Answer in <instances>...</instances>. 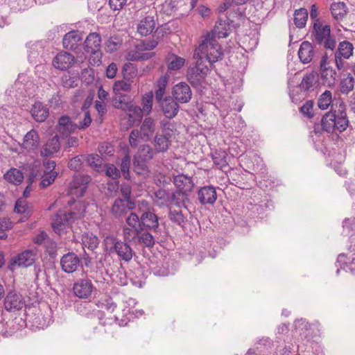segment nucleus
<instances>
[{"instance_id":"19","label":"nucleus","mask_w":355,"mask_h":355,"mask_svg":"<svg viewBox=\"0 0 355 355\" xmlns=\"http://www.w3.org/2000/svg\"><path fill=\"white\" fill-rule=\"evenodd\" d=\"M173 183L177 187V189L188 195L194 187V183L192 178L184 174H180L175 176Z\"/></svg>"},{"instance_id":"53","label":"nucleus","mask_w":355,"mask_h":355,"mask_svg":"<svg viewBox=\"0 0 355 355\" xmlns=\"http://www.w3.org/2000/svg\"><path fill=\"white\" fill-rule=\"evenodd\" d=\"M119 241V239L113 235H107L105 236L103 243L105 246V251L108 252L110 254H112L113 250Z\"/></svg>"},{"instance_id":"7","label":"nucleus","mask_w":355,"mask_h":355,"mask_svg":"<svg viewBox=\"0 0 355 355\" xmlns=\"http://www.w3.org/2000/svg\"><path fill=\"white\" fill-rule=\"evenodd\" d=\"M137 67L135 64L125 62L121 69L122 80L114 82L112 89H131L133 80L137 76Z\"/></svg>"},{"instance_id":"31","label":"nucleus","mask_w":355,"mask_h":355,"mask_svg":"<svg viewBox=\"0 0 355 355\" xmlns=\"http://www.w3.org/2000/svg\"><path fill=\"white\" fill-rule=\"evenodd\" d=\"M225 18V19L219 18L216 22L214 32L218 38H225L230 34V19L227 17Z\"/></svg>"},{"instance_id":"16","label":"nucleus","mask_w":355,"mask_h":355,"mask_svg":"<svg viewBox=\"0 0 355 355\" xmlns=\"http://www.w3.org/2000/svg\"><path fill=\"white\" fill-rule=\"evenodd\" d=\"M301 89H320L321 87L320 75L316 71L306 72L300 84Z\"/></svg>"},{"instance_id":"50","label":"nucleus","mask_w":355,"mask_h":355,"mask_svg":"<svg viewBox=\"0 0 355 355\" xmlns=\"http://www.w3.org/2000/svg\"><path fill=\"white\" fill-rule=\"evenodd\" d=\"M153 91L150 90L149 92L146 93L142 98V110L141 112H146V114H149L151 112L153 107Z\"/></svg>"},{"instance_id":"21","label":"nucleus","mask_w":355,"mask_h":355,"mask_svg":"<svg viewBox=\"0 0 355 355\" xmlns=\"http://www.w3.org/2000/svg\"><path fill=\"white\" fill-rule=\"evenodd\" d=\"M349 125V120L347 116V113L345 111V106L343 102H340L339 109L336 111V120H335V125L336 130H338L339 132H342L345 131Z\"/></svg>"},{"instance_id":"25","label":"nucleus","mask_w":355,"mask_h":355,"mask_svg":"<svg viewBox=\"0 0 355 355\" xmlns=\"http://www.w3.org/2000/svg\"><path fill=\"white\" fill-rule=\"evenodd\" d=\"M101 36L98 33H90L83 43V49L85 52H89L101 49Z\"/></svg>"},{"instance_id":"1","label":"nucleus","mask_w":355,"mask_h":355,"mask_svg":"<svg viewBox=\"0 0 355 355\" xmlns=\"http://www.w3.org/2000/svg\"><path fill=\"white\" fill-rule=\"evenodd\" d=\"M193 58L197 60L193 66H190L188 68L187 79L193 87L205 89L207 85L206 77L209 69L204 64V58L199 56L198 53L194 52Z\"/></svg>"},{"instance_id":"2","label":"nucleus","mask_w":355,"mask_h":355,"mask_svg":"<svg viewBox=\"0 0 355 355\" xmlns=\"http://www.w3.org/2000/svg\"><path fill=\"white\" fill-rule=\"evenodd\" d=\"M311 37L317 44L322 45L327 50L333 51L336 48V41L335 37L331 35L330 26L322 25L320 19L313 21Z\"/></svg>"},{"instance_id":"38","label":"nucleus","mask_w":355,"mask_h":355,"mask_svg":"<svg viewBox=\"0 0 355 355\" xmlns=\"http://www.w3.org/2000/svg\"><path fill=\"white\" fill-rule=\"evenodd\" d=\"M80 76L78 73H70L64 74L62 76L61 82L64 88L70 89L78 85Z\"/></svg>"},{"instance_id":"11","label":"nucleus","mask_w":355,"mask_h":355,"mask_svg":"<svg viewBox=\"0 0 355 355\" xmlns=\"http://www.w3.org/2000/svg\"><path fill=\"white\" fill-rule=\"evenodd\" d=\"M94 289V286L92 281L89 279H78L73 286V292L75 296L80 299L89 298Z\"/></svg>"},{"instance_id":"3","label":"nucleus","mask_w":355,"mask_h":355,"mask_svg":"<svg viewBox=\"0 0 355 355\" xmlns=\"http://www.w3.org/2000/svg\"><path fill=\"white\" fill-rule=\"evenodd\" d=\"M83 32L72 30L67 33L62 39L63 47L74 52L77 55V60L83 62L86 57L82 51Z\"/></svg>"},{"instance_id":"55","label":"nucleus","mask_w":355,"mask_h":355,"mask_svg":"<svg viewBox=\"0 0 355 355\" xmlns=\"http://www.w3.org/2000/svg\"><path fill=\"white\" fill-rule=\"evenodd\" d=\"M146 162L140 159L138 156H135L133 159V168L137 174H144L148 172Z\"/></svg>"},{"instance_id":"36","label":"nucleus","mask_w":355,"mask_h":355,"mask_svg":"<svg viewBox=\"0 0 355 355\" xmlns=\"http://www.w3.org/2000/svg\"><path fill=\"white\" fill-rule=\"evenodd\" d=\"M330 10L336 19H342L348 12V9L344 2H334L331 3Z\"/></svg>"},{"instance_id":"24","label":"nucleus","mask_w":355,"mask_h":355,"mask_svg":"<svg viewBox=\"0 0 355 355\" xmlns=\"http://www.w3.org/2000/svg\"><path fill=\"white\" fill-rule=\"evenodd\" d=\"M155 130V124L154 120L150 117H146L144 120L140 130H139L140 133V138L144 141L150 140Z\"/></svg>"},{"instance_id":"32","label":"nucleus","mask_w":355,"mask_h":355,"mask_svg":"<svg viewBox=\"0 0 355 355\" xmlns=\"http://www.w3.org/2000/svg\"><path fill=\"white\" fill-rule=\"evenodd\" d=\"M14 210L17 214H23L24 217L28 219L33 212V207L25 199L19 198L15 202Z\"/></svg>"},{"instance_id":"41","label":"nucleus","mask_w":355,"mask_h":355,"mask_svg":"<svg viewBox=\"0 0 355 355\" xmlns=\"http://www.w3.org/2000/svg\"><path fill=\"white\" fill-rule=\"evenodd\" d=\"M309 13L306 8H301L296 10L294 13V24L298 28L305 27Z\"/></svg>"},{"instance_id":"10","label":"nucleus","mask_w":355,"mask_h":355,"mask_svg":"<svg viewBox=\"0 0 355 355\" xmlns=\"http://www.w3.org/2000/svg\"><path fill=\"white\" fill-rule=\"evenodd\" d=\"M76 62H80L77 60V57L67 51H60L53 59L52 64L55 68L64 71L71 67Z\"/></svg>"},{"instance_id":"33","label":"nucleus","mask_w":355,"mask_h":355,"mask_svg":"<svg viewBox=\"0 0 355 355\" xmlns=\"http://www.w3.org/2000/svg\"><path fill=\"white\" fill-rule=\"evenodd\" d=\"M223 56V52L220 45L218 43V46H211L209 51L205 55V60L208 61L210 65L221 60Z\"/></svg>"},{"instance_id":"30","label":"nucleus","mask_w":355,"mask_h":355,"mask_svg":"<svg viewBox=\"0 0 355 355\" xmlns=\"http://www.w3.org/2000/svg\"><path fill=\"white\" fill-rule=\"evenodd\" d=\"M336 120V110L333 112L331 110L325 113L321 119L322 130L328 133H333L336 131L335 125Z\"/></svg>"},{"instance_id":"63","label":"nucleus","mask_w":355,"mask_h":355,"mask_svg":"<svg viewBox=\"0 0 355 355\" xmlns=\"http://www.w3.org/2000/svg\"><path fill=\"white\" fill-rule=\"evenodd\" d=\"M105 174L107 176L114 179L117 180L121 176V173L119 170L112 164H107L105 165Z\"/></svg>"},{"instance_id":"9","label":"nucleus","mask_w":355,"mask_h":355,"mask_svg":"<svg viewBox=\"0 0 355 355\" xmlns=\"http://www.w3.org/2000/svg\"><path fill=\"white\" fill-rule=\"evenodd\" d=\"M60 266L63 272L72 273L76 272L80 266V257L73 252H69L60 259Z\"/></svg>"},{"instance_id":"37","label":"nucleus","mask_w":355,"mask_h":355,"mask_svg":"<svg viewBox=\"0 0 355 355\" xmlns=\"http://www.w3.org/2000/svg\"><path fill=\"white\" fill-rule=\"evenodd\" d=\"M214 45L218 46V42L215 39V36L211 35L209 33H207V35L205 37V39L199 44L198 49V51L196 50L195 52L198 53L199 56L202 57L201 55H200V53L201 54L206 55L207 53L209 51L210 46Z\"/></svg>"},{"instance_id":"51","label":"nucleus","mask_w":355,"mask_h":355,"mask_svg":"<svg viewBox=\"0 0 355 355\" xmlns=\"http://www.w3.org/2000/svg\"><path fill=\"white\" fill-rule=\"evenodd\" d=\"M200 99L202 103H214L218 90H198Z\"/></svg>"},{"instance_id":"47","label":"nucleus","mask_w":355,"mask_h":355,"mask_svg":"<svg viewBox=\"0 0 355 355\" xmlns=\"http://www.w3.org/2000/svg\"><path fill=\"white\" fill-rule=\"evenodd\" d=\"M112 214L115 218L123 216L127 213V208L125 200L121 198H116L112 207Z\"/></svg>"},{"instance_id":"48","label":"nucleus","mask_w":355,"mask_h":355,"mask_svg":"<svg viewBox=\"0 0 355 355\" xmlns=\"http://www.w3.org/2000/svg\"><path fill=\"white\" fill-rule=\"evenodd\" d=\"M126 223L136 232H142L140 216L137 214L131 212L125 219Z\"/></svg>"},{"instance_id":"13","label":"nucleus","mask_w":355,"mask_h":355,"mask_svg":"<svg viewBox=\"0 0 355 355\" xmlns=\"http://www.w3.org/2000/svg\"><path fill=\"white\" fill-rule=\"evenodd\" d=\"M142 231L153 230L155 233L159 232V218L153 211L148 209L140 216Z\"/></svg>"},{"instance_id":"40","label":"nucleus","mask_w":355,"mask_h":355,"mask_svg":"<svg viewBox=\"0 0 355 355\" xmlns=\"http://www.w3.org/2000/svg\"><path fill=\"white\" fill-rule=\"evenodd\" d=\"M122 45V40L117 35L110 36L104 43V49L106 53H112L120 49Z\"/></svg>"},{"instance_id":"28","label":"nucleus","mask_w":355,"mask_h":355,"mask_svg":"<svg viewBox=\"0 0 355 355\" xmlns=\"http://www.w3.org/2000/svg\"><path fill=\"white\" fill-rule=\"evenodd\" d=\"M320 84L321 87H333L336 82V72L331 68L320 69Z\"/></svg>"},{"instance_id":"22","label":"nucleus","mask_w":355,"mask_h":355,"mask_svg":"<svg viewBox=\"0 0 355 355\" xmlns=\"http://www.w3.org/2000/svg\"><path fill=\"white\" fill-rule=\"evenodd\" d=\"M58 131L62 135L67 137L74 132L77 129V124L73 123L68 116H62L57 125Z\"/></svg>"},{"instance_id":"29","label":"nucleus","mask_w":355,"mask_h":355,"mask_svg":"<svg viewBox=\"0 0 355 355\" xmlns=\"http://www.w3.org/2000/svg\"><path fill=\"white\" fill-rule=\"evenodd\" d=\"M155 28V21L153 17L146 16L137 26V32L141 36H147L153 33Z\"/></svg>"},{"instance_id":"18","label":"nucleus","mask_w":355,"mask_h":355,"mask_svg":"<svg viewBox=\"0 0 355 355\" xmlns=\"http://www.w3.org/2000/svg\"><path fill=\"white\" fill-rule=\"evenodd\" d=\"M94 73L93 69H83L80 78L82 85L85 87H94V89H103L100 79H96Z\"/></svg>"},{"instance_id":"52","label":"nucleus","mask_w":355,"mask_h":355,"mask_svg":"<svg viewBox=\"0 0 355 355\" xmlns=\"http://www.w3.org/2000/svg\"><path fill=\"white\" fill-rule=\"evenodd\" d=\"M86 162L89 166L99 171L102 166V158L97 154H89L86 157Z\"/></svg>"},{"instance_id":"59","label":"nucleus","mask_w":355,"mask_h":355,"mask_svg":"<svg viewBox=\"0 0 355 355\" xmlns=\"http://www.w3.org/2000/svg\"><path fill=\"white\" fill-rule=\"evenodd\" d=\"M86 53L90 55L89 61L92 65L99 66L102 63L103 53L101 49H93V51Z\"/></svg>"},{"instance_id":"20","label":"nucleus","mask_w":355,"mask_h":355,"mask_svg":"<svg viewBox=\"0 0 355 355\" xmlns=\"http://www.w3.org/2000/svg\"><path fill=\"white\" fill-rule=\"evenodd\" d=\"M40 146V136L38 132L32 129L24 136L22 147L28 151H34Z\"/></svg>"},{"instance_id":"60","label":"nucleus","mask_w":355,"mask_h":355,"mask_svg":"<svg viewBox=\"0 0 355 355\" xmlns=\"http://www.w3.org/2000/svg\"><path fill=\"white\" fill-rule=\"evenodd\" d=\"M214 164L220 168L226 166L228 163L227 161V155L225 152H216L212 155Z\"/></svg>"},{"instance_id":"12","label":"nucleus","mask_w":355,"mask_h":355,"mask_svg":"<svg viewBox=\"0 0 355 355\" xmlns=\"http://www.w3.org/2000/svg\"><path fill=\"white\" fill-rule=\"evenodd\" d=\"M197 200L201 205H213L217 200L216 188L212 185L200 187L197 191Z\"/></svg>"},{"instance_id":"45","label":"nucleus","mask_w":355,"mask_h":355,"mask_svg":"<svg viewBox=\"0 0 355 355\" xmlns=\"http://www.w3.org/2000/svg\"><path fill=\"white\" fill-rule=\"evenodd\" d=\"M136 235L138 241L145 247L151 248L155 243V237L148 230L136 232Z\"/></svg>"},{"instance_id":"4","label":"nucleus","mask_w":355,"mask_h":355,"mask_svg":"<svg viewBox=\"0 0 355 355\" xmlns=\"http://www.w3.org/2000/svg\"><path fill=\"white\" fill-rule=\"evenodd\" d=\"M248 209L251 211L252 215L258 218H263L267 210L273 209V202L268 196L263 195L261 197L254 196L251 198V201L248 206Z\"/></svg>"},{"instance_id":"39","label":"nucleus","mask_w":355,"mask_h":355,"mask_svg":"<svg viewBox=\"0 0 355 355\" xmlns=\"http://www.w3.org/2000/svg\"><path fill=\"white\" fill-rule=\"evenodd\" d=\"M82 244L91 250H95L99 243L98 238L92 232H85L81 236Z\"/></svg>"},{"instance_id":"26","label":"nucleus","mask_w":355,"mask_h":355,"mask_svg":"<svg viewBox=\"0 0 355 355\" xmlns=\"http://www.w3.org/2000/svg\"><path fill=\"white\" fill-rule=\"evenodd\" d=\"M113 253H116L121 259L129 261L132 258L133 250L127 243L120 240L113 250Z\"/></svg>"},{"instance_id":"6","label":"nucleus","mask_w":355,"mask_h":355,"mask_svg":"<svg viewBox=\"0 0 355 355\" xmlns=\"http://www.w3.org/2000/svg\"><path fill=\"white\" fill-rule=\"evenodd\" d=\"M166 90H156V100L159 103L164 115L168 119L174 118L179 111V105L177 101L170 96H163Z\"/></svg>"},{"instance_id":"34","label":"nucleus","mask_w":355,"mask_h":355,"mask_svg":"<svg viewBox=\"0 0 355 355\" xmlns=\"http://www.w3.org/2000/svg\"><path fill=\"white\" fill-rule=\"evenodd\" d=\"M189 195L177 189L175 191L169 193L168 202L171 205L181 207L188 200Z\"/></svg>"},{"instance_id":"17","label":"nucleus","mask_w":355,"mask_h":355,"mask_svg":"<svg viewBox=\"0 0 355 355\" xmlns=\"http://www.w3.org/2000/svg\"><path fill=\"white\" fill-rule=\"evenodd\" d=\"M113 91L114 94L112 98V102L114 107L123 110H130L132 107L131 97L127 94L121 93V90Z\"/></svg>"},{"instance_id":"56","label":"nucleus","mask_w":355,"mask_h":355,"mask_svg":"<svg viewBox=\"0 0 355 355\" xmlns=\"http://www.w3.org/2000/svg\"><path fill=\"white\" fill-rule=\"evenodd\" d=\"M58 175V172L47 173L45 172L44 175H41V182H40V187L42 189L46 188L55 181V178Z\"/></svg>"},{"instance_id":"15","label":"nucleus","mask_w":355,"mask_h":355,"mask_svg":"<svg viewBox=\"0 0 355 355\" xmlns=\"http://www.w3.org/2000/svg\"><path fill=\"white\" fill-rule=\"evenodd\" d=\"M315 46L309 41H304L300 46L298 57L303 64L311 62L316 55Z\"/></svg>"},{"instance_id":"44","label":"nucleus","mask_w":355,"mask_h":355,"mask_svg":"<svg viewBox=\"0 0 355 355\" xmlns=\"http://www.w3.org/2000/svg\"><path fill=\"white\" fill-rule=\"evenodd\" d=\"M354 51L353 44L348 41L340 42L338 48L335 52L337 55L343 56L345 59H348L352 55Z\"/></svg>"},{"instance_id":"54","label":"nucleus","mask_w":355,"mask_h":355,"mask_svg":"<svg viewBox=\"0 0 355 355\" xmlns=\"http://www.w3.org/2000/svg\"><path fill=\"white\" fill-rule=\"evenodd\" d=\"M130 156L129 154H126L121 159V164H120V168L121 171L123 174V176L126 180L130 179Z\"/></svg>"},{"instance_id":"58","label":"nucleus","mask_w":355,"mask_h":355,"mask_svg":"<svg viewBox=\"0 0 355 355\" xmlns=\"http://www.w3.org/2000/svg\"><path fill=\"white\" fill-rule=\"evenodd\" d=\"M137 156L148 162L153 158V150L150 146L143 145L141 146L139 154Z\"/></svg>"},{"instance_id":"43","label":"nucleus","mask_w":355,"mask_h":355,"mask_svg":"<svg viewBox=\"0 0 355 355\" xmlns=\"http://www.w3.org/2000/svg\"><path fill=\"white\" fill-rule=\"evenodd\" d=\"M334 101L336 103L338 100H332L331 93L329 90H324V92L322 94L318 99V105L321 110H326L331 104V107L334 106Z\"/></svg>"},{"instance_id":"14","label":"nucleus","mask_w":355,"mask_h":355,"mask_svg":"<svg viewBox=\"0 0 355 355\" xmlns=\"http://www.w3.org/2000/svg\"><path fill=\"white\" fill-rule=\"evenodd\" d=\"M24 302L22 296L15 291H10L4 300L5 309L9 311L20 310Z\"/></svg>"},{"instance_id":"8","label":"nucleus","mask_w":355,"mask_h":355,"mask_svg":"<svg viewBox=\"0 0 355 355\" xmlns=\"http://www.w3.org/2000/svg\"><path fill=\"white\" fill-rule=\"evenodd\" d=\"M37 259V254L33 250H25L17 254L10 261V265H17L19 267L28 268L33 265Z\"/></svg>"},{"instance_id":"42","label":"nucleus","mask_w":355,"mask_h":355,"mask_svg":"<svg viewBox=\"0 0 355 355\" xmlns=\"http://www.w3.org/2000/svg\"><path fill=\"white\" fill-rule=\"evenodd\" d=\"M171 135H156L155 137V143L157 150L159 152H165L171 144Z\"/></svg>"},{"instance_id":"64","label":"nucleus","mask_w":355,"mask_h":355,"mask_svg":"<svg viewBox=\"0 0 355 355\" xmlns=\"http://www.w3.org/2000/svg\"><path fill=\"white\" fill-rule=\"evenodd\" d=\"M45 252L50 257L54 259L57 255V243L51 239L47 240L44 245Z\"/></svg>"},{"instance_id":"46","label":"nucleus","mask_w":355,"mask_h":355,"mask_svg":"<svg viewBox=\"0 0 355 355\" xmlns=\"http://www.w3.org/2000/svg\"><path fill=\"white\" fill-rule=\"evenodd\" d=\"M264 345L267 349H271L272 347V341L269 338H262L257 343L256 348H250L248 350L245 355H261V346Z\"/></svg>"},{"instance_id":"27","label":"nucleus","mask_w":355,"mask_h":355,"mask_svg":"<svg viewBox=\"0 0 355 355\" xmlns=\"http://www.w3.org/2000/svg\"><path fill=\"white\" fill-rule=\"evenodd\" d=\"M60 148L59 137L55 135L49 139L46 144L42 147L40 154L42 157H49L51 155L58 152Z\"/></svg>"},{"instance_id":"5","label":"nucleus","mask_w":355,"mask_h":355,"mask_svg":"<svg viewBox=\"0 0 355 355\" xmlns=\"http://www.w3.org/2000/svg\"><path fill=\"white\" fill-rule=\"evenodd\" d=\"M91 181V177L88 175H77L73 178L69 184L68 193L73 196L71 200L69 202L71 205L74 202V198H80L85 195L87 189V185Z\"/></svg>"},{"instance_id":"23","label":"nucleus","mask_w":355,"mask_h":355,"mask_svg":"<svg viewBox=\"0 0 355 355\" xmlns=\"http://www.w3.org/2000/svg\"><path fill=\"white\" fill-rule=\"evenodd\" d=\"M31 113L33 118L39 123L44 122L49 114L47 106L40 101L33 104Z\"/></svg>"},{"instance_id":"61","label":"nucleus","mask_w":355,"mask_h":355,"mask_svg":"<svg viewBox=\"0 0 355 355\" xmlns=\"http://www.w3.org/2000/svg\"><path fill=\"white\" fill-rule=\"evenodd\" d=\"M171 60L168 63V70H178L184 65L185 60L181 57L173 54L171 55Z\"/></svg>"},{"instance_id":"35","label":"nucleus","mask_w":355,"mask_h":355,"mask_svg":"<svg viewBox=\"0 0 355 355\" xmlns=\"http://www.w3.org/2000/svg\"><path fill=\"white\" fill-rule=\"evenodd\" d=\"M3 178L7 182L17 185L23 181L24 175L20 170L11 168L3 175Z\"/></svg>"},{"instance_id":"49","label":"nucleus","mask_w":355,"mask_h":355,"mask_svg":"<svg viewBox=\"0 0 355 355\" xmlns=\"http://www.w3.org/2000/svg\"><path fill=\"white\" fill-rule=\"evenodd\" d=\"M191 90H173V98L177 103H186L191 98Z\"/></svg>"},{"instance_id":"57","label":"nucleus","mask_w":355,"mask_h":355,"mask_svg":"<svg viewBox=\"0 0 355 355\" xmlns=\"http://www.w3.org/2000/svg\"><path fill=\"white\" fill-rule=\"evenodd\" d=\"M168 218L172 222L182 227L184 226L186 221V218L181 211L170 210Z\"/></svg>"},{"instance_id":"62","label":"nucleus","mask_w":355,"mask_h":355,"mask_svg":"<svg viewBox=\"0 0 355 355\" xmlns=\"http://www.w3.org/2000/svg\"><path fill=\"white\" fill-rule=\"evenodd\" d=\"M313 101H306V103L300 108V112L308 119H312L314 116L313 113Z\"/></svg>"}]
</instances>
